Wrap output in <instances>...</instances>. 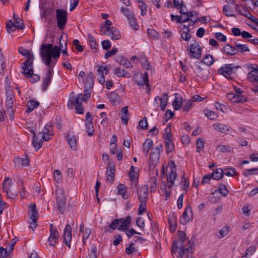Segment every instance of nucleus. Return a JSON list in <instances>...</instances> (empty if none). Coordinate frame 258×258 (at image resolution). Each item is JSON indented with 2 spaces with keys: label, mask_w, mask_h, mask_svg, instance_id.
<instances>
[{
  "label": "nucleus",
  "mask_w": 258,
  "mask_h": 258,
  "mask_svg": "<svg viewBox=\"0 0 258 258\" xmlns=\"http://www.w3.org/2000/svg\"><path fill=\"white\" fill-rule=\"evenodd\" d=\"M138 125L139 126L144 130L148 129V122L147 118L146 117H143L141 120L139 121Z\"/></svg>",
  "instance_id": "603ef678"
},
{
  "label": "nucleus",
  "mask_w": 258,
  "mask_h": 258,
  "mask_svg": "<svg viewBox=\"0 0 258 258\" xmlns=\"http://www.w3.org/2000/svg\"><path fill=\"white\" fill-rule=\"evenodd\" d=\"M223 51L227 55L232 56L237 54L236 47L230 44H226L224 46Z\"/></svg>",
  "instance_id": "6ab92c4d"
},
{
  "label": "nucleus",
  "mask_w": 258,
  "mask_h": 258,
  "mask_svg": "<svg viewBox=\"0 0 258 258\" xmlns=\"http://www.w3.org/2000/svg\"><path fill=\"white\" fill-rule=\"evenodd\" d=\"M32 144L33 147L36 149V151H37L42 147V141H41V139H38V138H36V135H34V137H33Z\"/></svg>",
  "instance_id": "c756f323"
},
{
  "label": "nucleus",
  "mask_w": 258,
  "mask_h": 258,
  "mask_svg": "<svg viewBox=\"0 0 258 258\" xmlns=\"http://www.w3.org/2000/svg\"><path fill=\"white\" fill-rule=\"evenodd\" d=\"M22 73L29 78L30 81L33 83L40 80V77L38 75L34 74L33 69H29L27 71H22Z\"/></svg>",
  "instance_id": "4468645a"
},
{
  "label": "nucleus",
  "mask_w": 258,
  "mask_h": 258,
  "mask_svg": "<svg viewBox=\"0 0 258 258\" xmlns=\"http://www.w3.org/2000/svg\"><path fill=\"white\" fill-rule=\"evenodd\" d=\"M204 112L205 115L210 120H214L217 117L215 112L212 111H209L208 109H204Z\"/></svg>",
  "instance_id": "49530a36"
},
{
  "label": "nucleus",
  "mask_w": 258,
  "mask_h": 258,
  "mask_svg": "<svg viewBox=\"0 0 258 258\" xmlns=\"http://www.w3.org/2000/svg\"><path fill=\"white\" fill-rule=\"evenodd\" d=\"M53 73L52 68H49L47 71V75L44 78L42 84V90L43 91H46L52 79Z\"/></svg>",
  "instance_id": "9b49d317"
},
{
  "label": "nucleus",
  "mask_w": 258,
  "mask_h": 258,
  "mask_svg": "<svg viewBox=\"0 0 258 258\" xmlns=\"http://www.w3.org/2000/svg\"><path fill=\"white\" fill-rule=\"evenodd\" d=\"M167 94L164 93L161 97L156 96L155 98V102L159 100L160 102V106L162 111H164L167 104Z\"/></svg>",
  "instance_id": "a211bd4d"
},
{
  "label": "nucleus",
  "mask_w": 258,
  "mask_h": 258,
  "mask_svg": "<svg viewBox=\"0 0 258 258\" xmlns=\"http://www.w3.org/2000/svg\"><path fill=\"white\" fill-rule=\"evenodd\" d=\"M177 216L175 213H172L169 215L168 223L169 225V230L171 233L175 231L177 228Z\"/></svg>",
  "instance_id": "9d476101"
},
{
  "label": "nucleus",
  "mask_w": 258,
  "mask_h": 258,
  "mask_svg": "<svg viewBox=\"0 0 258 258\" xmlns=\"http://www.w3.org/2000/svg\"><path fill=\"white\" fill-rule=\"evenodd\" d=\"M192 41L194 43L190 45V48H187V51H189V56L199 59L202 56V48L196 40H192Z\"/></svg>",
  "instance_id": "39448f33"
},
{
  "label": "nucleus",
  "mask_w": 258,
  "mask_h": 258,
  "mask_svg": "<svg viewBox=\"0 0 258 258\" xmlns=\"http://www.w3.org/2000/svg\"><path fill=\"white\" fill-rule=\"evenodd\" d=\"M241 15L250 20L252 22H254L257 21V19L253 16L248 10H244L243 13H241Z\"/></svg>",
  "instance_id": "a18cd8bd"
},
{
  "label": "nucleus",
  "mask_w": 258,
  "mask_h": 258,
  "mask_svg": "<svg viewBox=\"0 0 258 258\" xmlns=\"http://www.w3.org/2000/svg\"><path fill=\"white\" fill-rule=\"evenodd\" d=\"M230 227L228 226L223 227L219 231L221 237L226 236L229 231Z\"/></svg>",
  "instance_id": "4d7b16f0"
},
{
  "label": "nucleus",
  "mask_w": 258,
  "mask_h": 258,
  "mask_svg": "<svg viewBox=\"0 0 258 258\" xmlns=\"http://www.w3.org/2000/svg\"><path fill=\"white\" fill-rule=\"evenodd\" d=\"M223 175L225 174L229 176H233L237 175V172L235 168L232 167L225 168L223 169Z\"/></svg>",
  "instance_id": "e433bc0d"
},
{
  "label": "nucleus",
  "mask_w": 258,
  "mask_h": 258,
  "mask_svg": "<svg viewBox=\"0 0 258 258\" xmlns=\"http://www.w3.org/2000/svg\"><path fill=\"white\" fill-rule=\"evenodd\" d=\"M139 60L141 63L142 67L146 70H148L150 68V64L148 63V61L146 56H142L141 58H140Z\"/></svg>",
  "instance_id": "79ce46f5"
},
{
  "label": "nucleus",
  "mask_w": 258,
  "mask_h": 258,
  "mask_svg": "<svg viewBox=\"0 0 258 258\" xmlns=\"http://www.w3.org/2000/svg\"><path fill=\"white\" fill-rule=\"evenodd\" d=\"M52 44H43L41 45L40 48V53L42 58L45 56L51 55Z\"/></svg>",
  "instance_id": "f8f14e48"
},
{
  "label": "nucleus",
  "mask_w": 258,
  "mask_h": 258,
  "mask_svg": "<svg viewBox=\"0 0 258 258\" xmlns=\"http://www.w3.org/2000/svg\"><path fill=\"white\" fill-rule=\"evenodd\" d=\"M240 41V39H238L234 42V45L236 47V49H237V54L238 52L243 53L244 52L249 51V49L247 47V45L242 44L238 43V41Z\"/></svg>",
  "instance_id": "412c9836"
},
{
  "label": "nucleus",
  "mask_w": 258,
  "mask_h": 258,
  "mask_svg": "<svg viewBox=\"0 0 258 258\" xmlns=\"http://www.w3.org/2000/svg\"><path fill=\"white\" fill-rule=\"evenodd\" d=\"M183 7L185 8V6H183L182 0H173V7L179 9Z\"/></svg>",
  "instance_id": "052dcab7"
},
{
  "label": "nucleus",
  "mask_w": 258,
  "mask_h": 258,
  "mask_svg": "<svg viewBox=\"0 0 258 258\" xmlns=\"http://www.w3.org/2000/svg\"><path fill=\"white\" fill-rule=\"evenodd\" d=\"M94 81V76L93 73L91 72H90L87 74V81L86 83H85V86H86L87 84H88L89 88L92 89L93 86Z\"/></svg>",
  "instance_id": "f704fd0d"
},
{
  "label": "nucleus",
  "mask_w": 258,
  "mask_h": 258,
  "mask_svg": "<svg viewBox=\"0 0 258 258\" xmlns=\"http://www.w3.org/2000/svg\"><path fill=\"white\" fill-rule=\"evenodd\" d=\"M68 13L66 11L57 9L56 10V18L58 28L63 30L67 22Z\"/></svg>",
  "instance_id": "f03ea898"
},
{
  "label": "nucleus",
  "mask_w": 258,
  "mask_h": 258,
  "mask_svg": "<svg viewBox=\"0 0 258 258\" xmlns=\"http://www.w3.org/2000/svg\"><path fill=\"white\" fill-rule=\"evenodd\" d=\"M240 68V66H234L233 64H225L223 67L218 70V73L223 75L226 78L232 80V78L230 76L232 73H234V69H238Z\"/></svg>",
  "instance_id": "7ed1b4c3"
},
{
  "label": "nucleus",
  "mask_w": 258,
  "mask_h": 258,
  "mask_svg": "<svg viewBox=\"0 0 258 258\" xmlns=\"http://www.w3.org/2000/svg\"><path fill=\"white\" fill-rule=\"evenodd\" d=\"M204 143L201 138H199L197 141V151L200 152L201 150L203 148Z\"/></svg>",
  "instance_id": "e2e57ef3"
},
{
  "label": "nucleus",
  "mask_w": 258,
  "mask_h": 258,
  "mask_svg": "<svg viewBox=\"0 0 258 258\" xmlns=\"http://www.w3.org/2000/svg\"><path fill=\"white\" fill-rule=\"evenodd\" d=\"M117 48L114 47L111 50H108L105 54V58H108L109 57L115 55L117 52Z\"/></svg>",
  "instance_id": "69168bd1"
},
{
  "label": "nucleus",
  "mask_w": 258,
  "mask_h": 258,
  "mask_svg": "<svg viewBox=\"0 0 258 258\" xmlns=\"http://www.w3.org/2000/svg\"><path fill=\"white\" fill-rule=\"evenodd\" d=\"M136 251V250L134 247V243H131L128 247L125 248V252L127 254H131Z\"/></svg>",
  "instance_id": "0e129e2a"
},
{
  "label": "nucleus",
  "mask_w": 258,
  "mask_h": 258,
  "mask_svg": "<svg viewBox=\"0 0 258 258\" xmlns=\"http://www.w3.org/2000/svg\"><path fill=\"white\" fill-rule=\"evenodd\" d=\"M120 219H122L120 220V226L118 228V230H122L124 231H126L127 230H128V226L131 224V216H127L126 217L125 219H124L123 218H120Z\"/></svg>",
  "instance_id": "aec40b11"
},
{
  "label": "nucleus",
  "mask_w": 258,
  "mask_h": 258,
  "mask_svg": "<svg viewBox=\"0 0 258 258\" xmlns=\"http://www.w3.org/2000/svg\"><path fill=\"white\" fill-rule=\"evenodd\" d=\"M160 158V154L159 153H156L155 151L152 150L150 153L149 157V169L150 170H153L155 166L159 162Z\"/></svg>",
  "instance_id": "0eeeda50"
},
{
  "label": "nucleus",
  "mask_w": 258,
  "mask_h": 258,
  "mask_svg": "<svg viewBox=\"0 0 258 258\" xmlns=\"http://www.w3.org/2000/svg\"><path fill=\"white\" fill-rule=\"evenodd\" d=\"M56 209L59 210L61 214H63L64 212L66 206V198L63 196L59 197L56 196Z\"/></svg>",
  "instance_id": "ddd939ff"
},
{
  "label": "nucleus",
  "mask_w": 258,
  "mask_h": 258,
  "mask_svg": "<svg viewBox=\"0 0 258 258\" xmlns=\"http://www.w3.org/2000/svg\"><path fill=\"white\" fill-rule=\"evenodd\" d=\"M212 178L214 180H219L223 177V169L217 168L214 170L210 175Z\"/></svg>",
  "instance_id": "b1692460"
},
{
  "label": "nucleus",
  "mask_w": 258,
  "mask_h": 258,
  "mask_svg": "<svg viewBox=\"0 0 258 258\" xmlns=\"http://www.w3.org/2000/svg\"><path fill=\"white\" fill-rule=\"evenodd\" d=\"M107 32L108 36H110V38L113 40H119L121 38L119 31L114 27H111L110 31Z\"/></svg>",
  "instance_id": "f3484780"
},
{
  "label": "nucleus",
  "mask_w": 258,
  "mask_h": 258,
  "mask_svg": "<svg viewBox=\"0 0 258 258\" xmlns=\"http://www.w3.org/2000/svg\"><path fill=\"white\" fill-rule=\"evenodd\" d=\"M191 36L189 34V32L183 31L181 34V37L186 41L188 42L190 39Z\"/></svg>",
  "instance_id": "774afa93"
},
{
  "label": "nucleus",
  "mask_w": 258,
  "mask_h": 258,
  "mask_svg": "<svg viewBox=\"0 0 258 258\" xmlns=\"http://www.w3.org/2000/svg\"><path fill=\"white\" fill-rule=\"evenodd\" d=\"M192 105V101L190 100L184 101V104L183 106V111L188 112Z\"/></svg>",
  "instance_id": "13d9d810"
},
{
  "label": "nucleus",
  "mask_w": 258,
  "mask_h": 258,
  "mask_svg": "<svg viewBox=\"0 0 258 258\" xmlns=\"http://www.w3.org/2000/svg\"><path fill=\"white\" fill-rule=\"evenodd\" d=\"M60 55V48L58 46H52L51 50V55L54 59H57Z\"/></svg>",
  "instance_id": "4c0bfd02"
},
{
  "label": "nucleus",
  "mask_w": 258,
  "mask_h": 258,
  "mask_svg": "<svg viewBox=\"0 0 258 258\" xmlns=\"http://www.w3.org/2000/svg\"><path fill=\"white\" fill-rule=\"evenodd\" d=\"M215 37L216 38V39L223 42H225L227 40L226 37L224 34L220 32L216 33Z\"/></svg>",
  "instance_id": "338daca9"
},
{
  "label": "nucleus",
  "mask_w": 258,
  "mask_h": 258,
  "mask_svg": "<svg viewBox=\"0 0 258 258\" xmlns=\"http://www.w3.org/2000/svg\"><path fill=\"white\" fill-rule=\"evenodd\" d=\"M126 188V186L124 184L119 183L117 186L118 194L122 195V197L124 199L128 198Z\"/></svg>",
  "instance_id": "393cba45"
},
{
  "label": "nucleus",
  "mask_w": 258,
  "mask_h": 258,
  "mask_svg": "<svg viewBox=\"0 0 258 258\" xmlns=\"http://www.w3.org/2000/svg\"><path fill=\"white\" fill-rule=\"evenodd\" d=\"M7 98L6 100V106L7 108L11 109L13 106V97L11 95V91L7 90L6 91Z\"/></svg>",
  "instance_id": "bb28decb"
},
{
  "label": "nucleus",
  "mask_w": 258,
  "mask_h": 258,
  "mask_svg": "<svg viewBox=\"0 0 258 258\" xmlns=\"http://www.w3.org/2000/svg\"><path fill=\"white\" fill-rule=\"evenodd\" d=\"M147 33L149 35L152 36L154 39H158L159 38V34L154 29H148Z\"/></svg>",
  "instance_id": "bf43d9fd"
},
{
  "label": "nucleus",
  "mask_w": 258,
  "mask_h": 258,
  "mask_svg": "<svg viewBox=\"0 0 258 258\" xmlns=\"http://www.w3.org/2000/svg\"><path fill=\"white\" fill-rule=\"evenodd\" d=\"M36 206L35 204H32L29 206V209L31 211V214L29 217V222L30 224L29 228L33 230H34L37 226V222L39 216V214L36 211Z\"/></svg>",
  "instance_id": "423d86ee"
},
{
  "label": "nucleus",
  "mask_w": 258,
  "mask_h": 258,
  "mask_svg": "<svg viewBox=\"0 0 258 258\" xmlns=\"http://www.w3.org/2000/svg\"><path fill=\"white\" fill-rule=\"evenodd\" d=\"M201 62L204 63L207 66H210L214 63V57L212 55L207 54L201 60Z\"/></svg>",
  "instance_id": "473e14b6"
},
{
  "label": "nucleus",
  "mask_w": 258,
  "mask_h": 258,
  "mask_svg": "<svg viewBox=\"0 0 258 258\" xmlns=\"http://www.w3.org/2000/svg\"><path fill=\"white\" fill-rule=\"evenodd\" d=\"M6 28L8 32L9 33H11L12 32H14L15 31V28L21 30H23L25 28V25L23 23L21 25H16L11 20H10L9 22L7 23Z\"/></svg>",
  "instance_id": "2eb2a0df"
},
{
  "label": "nucleus",
  "mask_w": 258,
  "mask_h": 258,
  "mask_svg": "<svg viewBox=\"0 0 258 258\" xmlns=\"http://www.w3.org/2000/svg\"><path fill=\"white\" fill-rule=\"evenodd\" d=\"M85 126L86 127V132H87L89 136H91L93 135L94 129L92 121H87L85 123Z\"/></svg>",
  "instance_id": "c9c22d12"
},
{
  "label": "nucleus",
  "mask_w": 258,
  "mask_h": 258,
  "mask_svg": "<svg viewBox=\"0 0 258 258\" xmlns=\"http://www.w3.org/2000/svg\"><path fill=\"white\" fill-rule=\"evenodd\" d=\"M121 12L123 14L124 16L126 17L127 19H130L134 17L133 13L130 11L128 8H121Z\"/></svg>",
  "instance_id": "c03bdc74"
},
{
  "label": "nucleus",
  "mask_w": 258,
  "mask_h": 258,
  "mask_svg": "<svg viewBox=\"0 0 258 258\" xmlns=\"http://www.w3.org/2000/svg\"><path fill=\"white\" fill-rule=\"evenodd\" d=\"M217 128L218 131L225 134H229L230 132V129H231L230 127H229L227 125L221 123L217 125Z\"/></svg>",
  "instance_id": "58836bf2"
},
{
  "label": "nucleus",
  "mask_w": 258,
  "mask_h": 258,
  "mask_svg": "<svg viewBox=\"0 0 258 258\" xmlns=\"http://www.w3.org/2000/svg\"><path fill=\"white\" fill-rule=\"evenodd\" d=\"M190 212L192 213V210L190 206L188 205L185 209L182 216L180 217L179 223L182 225H185L190 221V218L187 215V212Z\"/></svg>",
  "instance_id": "dca6fc26"
},
{
  "label": "nucleus",
  "mask_w": 258,
  "mask_h": 258,
  "mask_svg": "<svg viewBox=\"0 0 258 258\" xmlns=\"http://www.w3.org/2000/svg\"><path fill=\"white\" fill-rule=\"evenodd\" d=\"M72 227L70 225L67 224L65 227L63 234V242L71 248V240L72 239Z\"/></svg>",
  "instance_id": "1a4fd4ad"
},
{
  "label": "nucleus",
  "mask_w": 258,
  "mask_h": 258,
  "mask_svg": "<svg viewBox=\"0 0 258 258\" xmlns=\"http://www.w3.org/2000/svg\"><path fill=\"white\" fill-rule=\"evenodd\" d=\"M108 98L111 103H115L118 101L119 97L117 93L115 92H111L109 94Z\"/></svg>",
  "instance_id": "8fccbe9b"
},
{
  "label": "nucleus",
  "mask_w": 258,
  "mask_h": 258,
  "mask_svg": "<svg viewBox=\"0 0 258 258\" xmlns=\"http://www.w3.org/2000/svg\"><path fill=\"white\" fill-rule=\"evenodd\" d=\"M67 142L70 145L71 149L72 150H76L77 146V144L75 136H70V135H68L67 136Z\"/></svg>",
  "instance_id": "c85d7f7f"
},
{
  "label": "nucleus",
  "mask_w": 258,
  "mask_h": 258,
  "mask_svg": "<svg viewBox=\"0 0 258 258\" xmlns=\"http://www.w3.org/2000/svg\"><path fill=\"white\" fill-rule=\"evenodd\" d=\"M177 177L176 171L175 170H170V172L168 175L167 176V182L171 181L172 180L175 181Z\"/></svg>",
  "instance_id": "864d4df0"
},
{
  "label": "nucleus",
  "mask_w": 258,
  "mask_h": 258,
  "mask_svg": "<svg viewBox=\"0 0 258 258\" xmlns=\"http://www.w3.org/2000/svg\"><path fill=\"white\" fill-rule=\"evenodd\" d=\"M133 78L135 82L140 87H143L145 84L147 88H148L149 91L150 90L149 80L147 72H145L144 74L140 73L134 75Z\"/></svg>",
  "instance_id": "20e7f679"
},
{
  "label": "nucleus",
  "mask_w": 258,
  "mask_h": 258,
  "mask_svg": "<svg viewBox=\"0 0 258 258\" xmlns=\"http://www.w3.org/2000/svg\"><path fill=\"white\" fill-rule=\"evenodd\" d=\"M30 160L27 156H26L25 158L17 157L15 159V163H21L23 166H29Z\"/></svg>",
  "instance_id": "7c9ffc66"
},
{
  "label": "nucleus",
  "mask_w": 258,
  "mask_h": 258,
  "mask_svg": "<svg viewBox=\"0 0 258 258\" xmlns=\"http://www.w3.org/2000/svg\"><path fill=\"white\" fill-rule=\"evenodd\" d=\"M178 238L179 239V244H181V243H183L184 241L186 240V235L185 234V233L182 231H180V230H178Z\"/></svg>",
  "instance_id": "5fc2aeb1"
},
{
  "label": "nucleus",
  "mask_w": 258,
  "mask_h": 258,
  "mask_svg": "<svg viewBox=\"0 0 258 258\" xmlns=\"http://www.w3.org/2000/svg\"><path fill=\"white\" fill-rule=\"evenodd\" d=\"M114 74L117 75L119 77H131L129 73L124 69H120V68H116L114 71Z\"/></svg>",
  "instance_id": "2f4dec72"
},
{
  "label": "nucleus",
  "mask_w": 258,
  "mask_h": 258,
  "mask_svg": "<svg viewBox=\"0 0 258 258\" xmlns=\"http://www.w3.org/2000/svg\"><path fill=\"white\" fill-rule=\"evenodd\" d=\"M112 24V23L111 22V21L109 20H106L105 21L104 24L101 26L100 31H102L104 29H105V30L103 32V34H106V32H109V31H110V29L111 28V27H110V26H111Z\"/></svg>",
  "instance_id": "72a5a7b5"
},
{
  "label": "nucleus",
  "mask_w": 258,
  "mask_h": 258,
  "mask_svg": "<svg viewBox=\"0 0 258 258\" xmlns=\"http://www.w3.org/2000/svg\"><path fill=\"white\" fill-rule=\"evenodd\" d=\"M129 21V24L133 29L135 30H138L139 29V25H138L136 21V19L135 16L133 18L128 19Z\"/></svg>",
  "instance_id": "de8ad7c7"
},
{
  "label": "nucleus",
  "mask_w": 258,
  "mask_h": 258,
  "mask_svg": "<svg viewBox=\"0 0 258 258\" xmlns=\"http://www.w3.org/2000/svg\"><path fill=\"white\" fill-rule=\"evenodd\" d=\"M217 149L220 152H230L231 148L228 146L219 145L217 146Z\"/></svg>",
  "instance_id": "3c124183"
},
{
  "label": "nucleus",
  "mask_w": 258,
  "mask_h": 258,
  "mask_svg": "<svg viewBox=\"0 0 258 258\" xmlns=\"http://www.w3.org/2000/svg\"><path fill=\"white\" fill-rule=\"evenodd\" d=\"M250 65L249 67L251 69V71L247 74V80L248 81L253 80V79H256L258 77V67L255 68L252 64Z\"/></svg>",
  "instance_id": "5701e85b"
},
{
  "label": "nucleus",
  "mask_w": 258,
  "mask_h": 258,
  "mask_svg": "<svg viewBox=\"0 0 258 258\" xmlns=\"http://www.w3.org/2000/svg\"><path fill=\"white\" fill-rule=\"evenodd\" d=\"M40 104L38 101L34 100H30L27 103L28 109L26 111V112L29 113L32 111L36 107L39 106Z\"/></svg>",
  "instance_id": "a878e982"
},
{
  "label": "nucleus",
  "mask_w": 258,
  "mask_h": 258,
  "mask_svg": "<svg viewBox=\"0 0 258 258\" xmlns=\"http://www.w3.org/2000/svg\"><path fill=\"white\" fill-rule=\"evenodd\" d=\"M238 94L235 93H228L226 95L227 98L232 103H237V96Z\"/></svg>",
  "instance_id": "09e8293b"
},
{
  "label": "nucleus",
  "mask_w": 258,
  "mask_h": 258,
  "mask_svg": "<svg viewBox=\"0 0 258 258\" xmlns=\"http://www.w3.org/2000/svg\"><path fill=\"white\" fill-rule=\"evenodd\" d=\"M122 116L121 119L122 123L126 125L128 122V116L130 115L128 111V106H125L121 109Z\"/></svg>",
  "instance_id": "cd10ccee"
},
{
  "label": "nucleus",
  "mask_w": 258,
  "mask_h": 258,
  "mask_svg": "<svg viewBox=\"0 0 258 258\" xmlns=\"http://www.w3.org/2000/svg\"><path fill=\"white\" fill-rule=\"evenodd\" d=\"M121 220V219H115L113 220L112 221V222H111V223L109 225V228L110 229H111V230H109L108 231L111 233V232H112V230H115L116 228H117L118 225L120 223Z\"/></svg>",
  "instance_id": "37998d69"
},
{
  "label": "nucleus",
  "mask_w": 258,
  "mask_h": 258,
  "mask_svg": "<svg viewBox=\"0 0 258 258\" xmlns=\"http://www.w3.org/2000/svg\"><path fill=\"white\" fill-rule=\"evenodd\" d=\"M143 146L142 151L145 153V156H147L149 151L153 146V142L151 139H147L143 143Z\"/></svg>",
  "instance_id": "4be33fe9"
},
{
  "label": "nucleus",
  "mask_w": 258,
  "mask_h": 258,
  "mask_svg": "<svg viewBox=\"0 0 258 258\" xmlns=\"http://www.w3.org/2000/svg\"><path fill=\"white\" fill-rule=\"evenodd\" d=\"M257 173H258V168L247 169L243 171V175L245 177H248L250 175H254Z\"/></svg>",
  "instance_id": "ea45409f"
},
{
  "label": "nucleus",
  "mask_w": 258,
  "mask_h": 258,
  "mask_svg": "<svg viewBox=\"0 0 258 258\" xmlns=\"http://www.w3.org/2000/svg\"><path fill=\"white\" fill-rule=\"evenodd\" d=\"M102 48L105 50L109 49L111 47V44L109 40H105L102 41Z\"/></svg>",
  "instance_id": "680f3d73"
},
{
  "label": "nucleus",
  "mask_w": 258,
  "mask_h": 258,
  "mask_svg": "<svg viewBox=\"0 0 258 258\" xmlns=\"http://www.w3.org/2000/svg\"><path fill=\"white\" fill-rule=\"evenodd\" d=\"M19 52L22 55L26 56L27 57L31 56L32 55H33L32 53H31L28 50L22 47H20L18 49Z\"/></svg>",
  "instance_id": "6e6d98bb"
},
{
  "label": "nucleus",
  "mask_w": 258,
  "mask_h": 258,
  "mask_svg": "<svg viewBox=\"0 0 258 258\" xmlns=\"http://www.w3.org/2000/svg\"><path fill=\"white\" fill-rule=\"evenodd\" d=\"M179 249V258H183V255L185 253L184 245L183 243L179 244L178 241H174L171 246V254L172 255L175 254L176 250L177 251Z\"/></svg>",
  "instance_id": "6e6552de"
},
{
  "label": "nucleus",
  "mask_w": 258,
  "mask_h": 258,
  "mask_svg": "<svg viewBox=\"0 0 258 258\" xmlns=\"http://www.w3.org/2000/svg\"><path fill=\"white\" fill-rule=\"evenodd\" d=\"M198 76H199L203 80H207L209 78V75L210 74V71L208 69H204L203 71L200 72H198Z\"/></svg>",
  "instance_id": "a19ab883"
},
{
  "label": "nucleus",
  "mask_w": 258,
  "mask_h": 258,
  "mask_svg": "<svg viewBox=\"0 0 258 258\" xmlns=\"http://www.w3.org/2000/svg\"><path fill=\"white\" fill-rule=\"evenodd\" d=\"M171 125L168 124L165 130V133L164 134L165 146L167 154L172 152L174 150V144L171 139Z\"/></svg>",
  "instance_id": "f257e3e1"
}]
</instances>
